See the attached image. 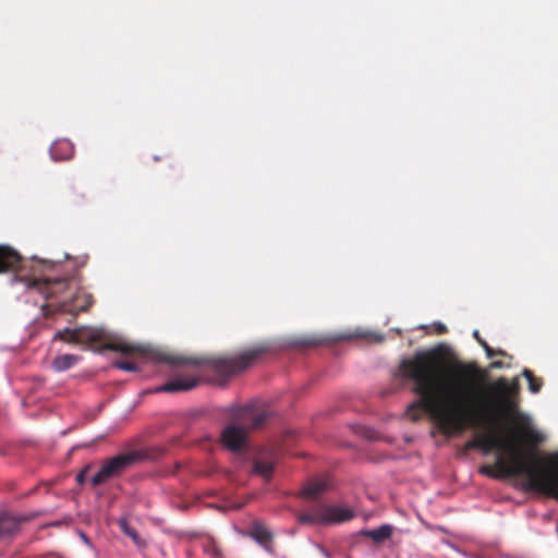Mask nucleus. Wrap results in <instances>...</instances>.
I'll use <instances>...</instances> for the list:
<instances>
[{"label":"nucleus","mask_w":558,"mask_h":558,"mask_svg":"<svg viewBox=\"0 0 558 558\" xmlns=\"http://www.w3.org/2000/svg\"><path fill=\"white\" fill-rule=\"evenodd\" d=\"M446 360L439 349L416 352L411 359L401 361L399 371L404 379L414 383L413 392L418 400L408 409L412 420L427 413L446 436L460 435L469 427L485 433L468 442V448H478L484 452L494 449L509 454L507 461L499 456L496 465H483L480 473L501 478L524 474L530 487L558 499V452L546 457V465L541 464L536 453H524L510 438L497 430L501 417L515 409L512 400L519 392V384L499 377L489 387L494 398L480 393L474 383L483 379V372L474 363H456L452 366L457 380L444 385L442 375Z\"/></svg>","instance_id":"1"},{"label":"nucleus","mask_w":558,"mask_h":558,"mask_svg":"<svg viewBox=\"0 0 558 558\" xmlns=\"http://www.w3.org/2000/svg\"><path fill=\"white\" fill-rule=\"evenodd\" d=\"M267 350L268 348L266 345L260 344L251 347L235 356H221L214 359L157 352L154 354V359L158 362H165L171 366L208 364L218 374L229 377L251 366L260 355L267 352Z\"/></svg>","instance_id":"2"},{"label":"nucleus","mask_w":558,"mask_h":558,"mask_svg":"<svg viewBox=\"0 0 558 558\" xmlns=\"http://www.w3.org/2000/svg\"><path fill=\"white\" fill-rule=\"evenodd\" d=\"M54 338L69 343L86 344L93 349L105 348L110 351L122 353L147 354L144 348L123 341H111L106 343L104 332L89 327H81L76 329L64 328L63 330L58 331Z\"/></svg>","instance_id":"3"},{"label":"nucleus","mask_w":558,"mask_h":558,"mask_svg":"<svg viewBox=\"0 0 558 558\" xmlns=\"http://www.w3.org/2000/svg\"><path fill=\"white\" fill-rule=\"evenodd\" d=\"M236 417L240 424L227 425L220 435L221 444L232 452H239L245 447L248 429L262 427L268 420V412L245 408Z\"/></svg>","instance_id":"4"},{"label":"nucleus","mask_w":558,"mask_h":558,"mask_svg":"<svg viewBox=\"0 0 558 558\" xmlns=\"http://www.w3.org/2000/svg\"><path fill=\"white\" fill-rule=\"evenodd\" d=\"M148 459L145 450H132L120 453L101 463L99 471L92 477V485L98 486L109 478L118 477L130 468Z\"/></svg>","instance_id":"5"},{"label":"nucleus","mask_w":558,"mask_h":558,"mask_svg":"<svg viewBox=\"0 0 558 558\" xmlns=\"http://www.w3.org/2000/svg\"><path fill=\"white\" fill-rule=\"evenodd\" d=\"M354 518L353 510L337 506L317 505L300 515L302 523H342Z\"/></svg>","instance_id":"6"},{"label":"nucleus","mask_w":558,"mask_h":558,"mask_svg":"<svg viewBox=\"0 0 558 558\" xmlns=\"http://www.w3.org/2000/svg\"><path fill=\"white\" fill-rule=\"evenodd\" d=\"M15 278H20L24 281L28 289H36L44 294L46 299H50L68 288L65 278L22 277L20 275H16Z\"/></svg>","instance_id":"7"},{"label":"nucleus","mask_w":558,"mask_h":558,"mask_svg":"<svg viewBox=\"0 0 558 558\" xmlns=\"http://www.w3.org/2000/svg\"><path fill=\"white\" fill-rule=\"evenodd\" d=\"M24 259L19 252L7 245H0V274L17 272L24 268Z\"/></svg>","instance_id":"8"},{"label":"nucleus","mask_w":558,"mask_h":558,"mask_svg":"<svg viewBox=\"0 0 558 558\" xmlns=\"http://www.w3.org/2000/svg\"><path fill=\"white\" fill-rule=\"evenodd\" d=\"M199 383V378L195 376H179L169 380L160 388L158 391L163 392H178V391H189L194 389Z\"/></svg>","instance_id":"9"},{"label":"nucleus","mask_w":558,"mask_h":558,"mask_svg":"<svg viewBox=\"0 0 558 558\" xmlns=\"http://www.w3.org/2000/svg\"><path fill=\"white\" fill-rule=\"evenodd\" d=\"M248 535L263 546L268 553H274L272 539L274 534L269 529L259 523H254Z\"/></svg>","instance_id":"10"},{"label":"nucleus","mask_w":558,"mask_h":558,"mask_svg":"<svg viewBox=\"0 0 558 558\" xmlns=\"http://www.w3.org/2000/svg\"><path fill=\"white\" fill-rule=\"evenodd\" d=\"M49 153L53 160H68L74 153L72 142H52Z\"/></svg>","instance_id":"11"},{"label":"nucleus","mask_w":558,"mask_h":558,"mask_svg":"<svg viewBox=\"0 0 558 558\" xmlns=\"http://www.w3.org/2000/svg\"><path fill=\"white\" fill-rule=\"evenodd\" d=\"M393 527L389 524H383L374 530H362V536L371 538L375 544H380L392 536Z\"/></svg>","instance_id":"12"},{"label":"nucleus","mask_w":558,"mask_h":558,"mask_svg":"<svg viewBox=\"0 0 558 558\" xmlns=\"http://www.w3.org/2000/svg\"><path fill=\"white\" fill-rule=\"evenodd\" d=\"M21 522L22 520L7 513L0 515V538L16 533Z\"/></svg>","instance_id":"13"},{"label":"nucleus","mask_w":558,"mask_h":558,"mask_svg":"<svg viewBox=\"0 0 558 558\" xmlns=\"http://www.w3.org/2000/svg\"><path fill=\"white\" fill-rule=\"evenodd\" d=\"M253 473L262 476L264 480L269 481L274 474V463L260 459L253 461Z\"/></svg>","instance_id":"14"},{"label":"nucleus","mask_w":558,"mask_h":558,"mask_svg":"<svg viewBox=\"0 0 558 558\" xmlns=\"http://www.w3.org/2000/svg\"><path fill=\"white\" fill-rule=\"evenodd\" d=\"M78 361V356L74 354H62L52 361V366L57 372H64L73 367Z\"/></svg>","instance_id":"15"},{"label":"nucleus","mask_w":558,"mask_h":558,"mask_svg":"<svg viewBox=\"0 0 558 558\" xmlns=\"http://www.w3.org/2000/svg\"><path fill=\"white\" fill-rule=\"evenodd\" d=\"M520 436L530 445L537 446L544 441V436L537 430L530 427L519 428Z\"/></svg>","instance_id":"16"},{"label":"nucleus","mask_w":558,"mask_h":558,"mask_svg":"<svg viewBox=\"0 0 558 558\" xmlns=\"http://www.w3.org/2000/svg\"><path fill=\"white\" fill-rule=\"evenodd\" d=\"M327 484L323 481L311 482L304 487L303 495L307 498H316L319 494L325 492Z\"/></svg>","instance_id":"17"},{"label":"nucleus","mask_w":558,"mask_h":558,"mask_svg":"<svg viewBox=\"0 0 558 558\" xmlns=\"http://www.w3.org/2000/svg\"><path fill=\"white\" fill-rule=\"evenodd\" d=\"M522 375L526 378V380L529 383L530 391L532 393L539 392V390L543 386V380L541 378L535 377L533 372L527 368L523 369Z\"/></svg>","instance_id":"18"},{"label":"nucleus","mask_w":558,"mask_h":558,"mask_svg":"<svg viewBox=\"0 0 558 558\" xmlns=\"http://www.w3.org/2000/svg\"><path fill=\"white\" fill-rule=\"evenodd\" d=\"M119 526L121 529V531L128 535L129 537L132 538V541L137 544V545H143V541L141 539L138 533L136 532V530L132 526H130V524L128 523V521L125 519H121L119 521Z\"/></svg>","instance_id":"19"},{"label":"nucleus","mask_w":558,"mask_h":558,"mask_svg":"<svg viewBox=\"0 0 558 558\" xmlns=\"http://www.w3.org/2000/svg\"><path fill=\"white\" fill-rule=\"evenodd\" d=\"M113 366L119 369L126 371V372L138 371V367L136 366V364H134L133 362H128V361H117L113 363Z\"/></svg>","instance_id":"20"},{"label":"nucleus","mask_w":558,"mask_h":558,"mask_svg":"<svg viewBox=\"0 0 558 558\" xmlns=\"http://www.w3.org/2000/svg\"><path fill=\"white\" fill-rule=\"evenodd\" d=\"M483 349L488 357H493L496 355H506V352L502 350H495L488 345V343H483Z\"/></svg>","instance_id":"21"},{"label":"nucleus","mask_w":558,"mask_h":558,"mask_svg":"<svg viewBox=\"0 0 558 558\" xmlns=\"http://www.w3.org/2000/svg\"><path fill=\"white\" fill-rule=\"evenodd\" d=\"M356 337L366 338L368 341H373V342H381L384 340L383 336H379L376 333H363V335H356Z\"/></svg>","instance_id":"22"},{"label":"nucleus","mask_w":558,"mask_h":558,"mask_svg":"<svg viewBox=\"0 0 558 558\" xmlns=\"http://www.w3.org/2000/svg\"><path fill=\"white\" fill-rule=\"evenodd\" d=\"M88 466H86L84 470H82L77 475H76V482L78 484H83L85 482V474H86V471H87Z\"/></svg>","instance_id":"23"},{"label":"nucleus","mask_w":558,"mask_h":558,"mask_svg":"<svg viewBox=\"0 0 558 558\" xmlns=\"http://www.w3.org/2000/svg\"><path fill=\"white\" fill-rule=\"evenodd\" d=\"M473 337L476 339V341L481 344V347L483 348V343H487L481 336H480V332L478 330H474L473 332Z\"/></svg>","instance_id":"24"},{"label":"nucleus","mask_w":558,"mask_h":558,"mask_svg":"<svg viewBox=\"0 0 558 558\" xmlns=\"http://www.w3.org/2000/svg\"><path fill=\"white\" fill-rule=\"evenodd\" d=\"M502 366H504V364L499 361H495L490 364L492 368H501Z\"/></svg>","instance_id":"25"},{"label":"nucleus","mask_w":558,"mask_h":558,"mask_svg":"<svg viewBox=\"0 0 558 558\" xmlns=\"http://www.w3.org/2000/svg\"><path fill=\"white\" fill-rule=\"evenodd\" d=\"M445 330H446V327L441 325V326L439 327V331H440V332H442V331H445Z\"/></svg>","instance_id":"26"},{"label":"nucleus","mask_w":558,"mask_h":558,"mask_svg":"<svg viewBox=\"0 0 558 558\" xmlns=\"http://www.w3.org/2000/svg\"><path fill=\"white\" fill-rule=\"evenodd\" d=\"M83 541H86L87 542V537L83 534Z\"/></svg>","instance_id":"27"}]
</instances>
